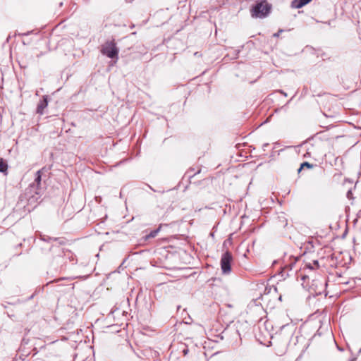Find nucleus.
Listing matches in <instances>:
<instances>
[{"instance_id":"1a4fd4ad","label":"nucleus","mask_w":361,"mask_h":361,"mask_svg":"<svg viewBox=\"0 0 361 361\" xmlns=\"http://www.w3.org/2000/svg\"><path fill=\"white\" fill-rule=\"evenodd\" d=\"M8 170V164L7 162L3 159L0 157V172L6 173Z\"/></svg>"},{"instance_id":"ddd939ff","label":"nucleus","mask_w":361,"mask_h":361,"mask_svg":"<svg viewBox=\"0 0 361 361\" xmlns=\"http://www.w3.org/2000/svg\"><path fill=\"white\" fill-rule=\"evenodd\" d=\"M361 218V209H360L357 214H356V218L354 220V223L356 224L357 221H358V219Z\"/></svg>"},{"instance_id":"9b49d317","label":"nucleus","mask_w":361,"mask_h":361,"mask_svg":"<svg viewBox=\"0 0 361 361\" xmlns=\"http://www.w3.org/2000/svg\"><path fill=\"white\" fill-rule=\"evenodd\" d=\"M313 167V165L310 164L309 162H303L302 164H301L300 168L298 169V173H300V171L305 169V168H307V169H312Z\"/></svg>"},{"instance_id":"2eb2a0df","label":"nucleus","mask_w":361,"mask_h":361,"mask_svg":"<svg viewBox=\"0 0 361 361\" xmlns=\"http://www.w3.org/2000/svg\"><path fill=\"white\" fill-rule=\"evenodd\" d=\"M70 260H71V262H74V261H75V259H74V258L73 257V256H71V257Z\"/></svg>"},{"instance_id":"423d86ee","label":"nucleus","mask_w":361,"mask_h":361,"mask_svg":"<svg viewBox=\"0 0 361 361\" xmlns=\"http://www.w3.org/2000/svg\"><path fill=\"white\" fill-rule=\"evenodd\" d=\"M44 169H42V170H39L37 171L36 173V177H35V182L30 185V187L31 188H35V184H36V191H35V193L36 194H39V192L37 191V190L39 189V185H40V183H41V178H42V171Z\"/></svg>"},{"instance_id":"4468645a","label":"nucleus","mask_w":361,"mask_h":361,"mask_svg":"<svg viewBox=\"0 0 361 361\" xmlns=\"http://www.w3.org/2000/svg\"><path fill=\"white\" fill-rule=\"evenodd\" d=\"M346 196H347V198L349 199V200H353L354 198L353 196V192H352L351 190H349L347 192Z\"/></svg>"},{"instance_id":"7ed1b4c3","label":"nucleus","mask_w":361,"mask_h":361,"mask_svg":"<svg viewBox=\"0 0 361 361\" xmlns=\"http://www.w3.org/2000/svg\"><path fill=\"white\" fill-rule=\"evenodd\" d=\"M233 257L230 252L226 251L224 252L221 258V268L223 274H228L231 271V262Z\"/></svg>"},{"instance_id":"f03ea898","label":"nucleus","mask_w":361,"mask_h":361,"mask_svg":"<svg viewBox=\"0 0 361 361\" xmlns=\"http://www.w3.org/2000/svg\"><path fill=\"white\" fill-rule=\"evenodd\" d=\"M102 53L110 59L118 58V49L114 40L106 42L102 48Z\"/></svg>"},{"instance_id":"f8f14e48","label":"nucleus","mask_w":361,"mask_h":361,"mask_svg":"<svg viewBox=\"0 0 361 361\" xmlns=\"http://www.w3.org/2000/svg\"><path fill=\"white\" fill-rule=\"evenodd\" d=\"M42 240H44V241L50 242L51 240H57L58 239L44 235L43 237H42Z\"/></svg>"},{"instance_id":"6e6552de","label":"nucleus","mask_w":361,"mask_h":361,"mask_svg":"<svg viewBox=\"0 0 361 361\" xmlns=\"http://www.w3.org/2000/svg\"><path fill=\"white\" fill-rule=\"evenodd\" d=\"M298 261V258H294L293 261L289 263L288 264L285 265L283 273H285L286 271H291L293 269L294 265Z\"/></svg>"},{"instance_id":"f257e3e1","label":"nucleus","mask_w":361,"mask_h":361,"mask_svg":"<svg viewBox=\"0 0 361 361\" xmlns=\"http://www.w3.org/2000/svg\"><path fill=\"white\" fill-rule=\"evenodd\" d=\"M271 4L267 0H262L253 6L250 10L251 16L255 18H264L269 16L271 10Z\"/></svg>"},{"instance_id":"20e7f679","label":"nucleus","mask_w":361,"mask_h":361,"mask_svg":"<svg viewBox=\"0 0 361 361\" xmlns=\"http://www.w3.org/2000/svg\"><path fill=\"white\" fill-rule=\"evenodd\" d=\"M319 267V263L317 260H314L312 263H305L302 268L300 269V271L297 272V278H300L302 281H305L307 279L309 278V276L305 273V271L307 269L310 271H312Z\"/></svg>"},{"instance_id":"9d476101","label":"nucleus","mask_w":361,"mask_h":361,"mask_svg":"<svg viewBox=\"0 0 361 361\" xmlns=\"http://www.w3.org/2000/svg\"><path fill=\"white\" fill-rule=\"evenodd\" d=\"M159 231H160L159 228L157 229L151 231L149 234L145 235V240H148L149 238H153L156 237L158 233L159 232Z\"/></svg>"},{"instance_id":"39448f33","label":"nucleus","mask_w":361,"mask_h":361,"mask_svg":"<svg viewBox=\"0 0 361 361\" xmlns=\"http://www.w3.org/2000/svg\"><path fill=\"white\" fill-rule=\"evenodd\" d=\"M48 106V96L44 95L42 97V99H41L37 106L36 112L37 114L39 115H42L44 114V109L47 108Z\"/></svg>"},{"instance_id":"0eeeda50","label":"nucleus","mask_w":361,"mask_h":361,"mask_svg":"<svg viewBox=\"0 0 361 361\" xmlns=\"http://www.w3.org/2000/svg\"><path fill=\"white\" fill-rule=\"evenodd\" d=\"M311 1L312 0H293L291 2V6L294 8H300Z\"/></svg>"}]
</instances>
